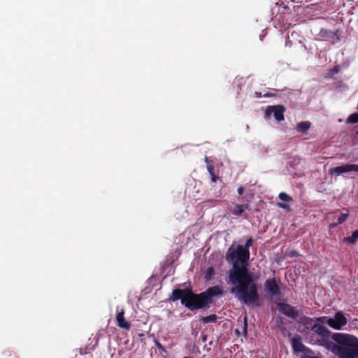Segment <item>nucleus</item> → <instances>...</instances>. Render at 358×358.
I'll list each match as a JSON object with an SVG mask.
<instances>
[{
	"label": "nucleus",
	"mask_w": 358,
	"mask_h": 358,
	"mask_svg": "<svg viewBox=\"0 0 358 358\" xmlns=\"http://www.w3.org/2000/svg\"><path fill=\"white\" fill-rule=\"evenodd\" d=\"M278 310L283 314L295 318L299 316V312L295 308L287 303H280L278 305Z\"/></svg>",
	"instance_id": "7"
},
{
	"label": "nucleus",
	"mask_w": 358,
	"mask_h": 358,
	"mask_svg": "<svg viewBox=\"0 0 358 358\" xmlns=\"http://www.w3.org/2000/svg\"><path fill=\"white\" fill-rule=\"evenodd\" d=\"M358 172V165L356 164H345L340 166H337L334 169V171L337 175L342 174L350 171Z\"/></svg>",
	"instance_id": "11"
},
{
	"label": "nucleus",
	"mask_w": 358,
	"mask_h": 358,
	"mask_svg": "<svg viewBox=\"0 0 358 358\" xmlns=\"http://www.w3.org/2000/svg\"><path fill=\"white\" fill-rule=\"evenodd\" d=\"M358 342V338H357ZM348 358H358V343L355 346H352Z\"/></svg>",
	"instance_id": "16"
},
{
	"label": "nucleus",
	"mask_w": 358,
	"mask_h": 358,
	"mask_svg": "<svg viewBox=\"0 0 358 358\" xmlns=\"http://www.w3.org/2000/svg\"><path fill=\"white\" fill-rule=\"evenodd\" d=\"M117 321L118 322V325L120 327L124 328L125 329H129V323L126 322L124 318V311H122L117 315Z\"/></svg>",
	"instance_id": "13"
},
{
	"label": "nucleus",
	"mask_w": 358,
	"mask_h": 358,
	"mask_svg": "<svg viewBox=\"0 0 358 358\" xmlns=\"http://www.w3.org/2000/svg\"><path fill=\"white\" fill-rule=\"evenodd\" d=\"M249 256L250 252L241 247L237 252L230 255V258L234 260L233 268L229 271V282L233 285L231 292L246 305L259 306L260 297L255 282L257 277L247 268Z\"/></svg>",
	"instance_id": "1"
},
{
	"label": "nucleus",
	"mask_w": 358,
	"mask_h": 358,
	"mask_svg": "<svg viewBox=\"0 0 358 358\" xmlns=\"http://www.w3.org/2000/svg\"><path fill=\"white\" fill-rule=\"evenodd\" d=\"M217 317L215 315H211L207 317H203L200 319V321L203 322V323H208V322H215L216 321Z\"/></svg>",
	"instance_id": "19"
},
{
	"label": "nucleus",
	"mask_w": 358,
	"mask_h": 358,
	"mask_svg": "<svg viewBox=\"0 0 358 358\" xmlns=\"http://www.w3.org/2000/svg\"><path fill=\"white\" fill-rule=\"evenodd\" d=\"M247 331V316L244 317L243 334H245Z\"/></svg>",
	"instance_id": "26"
},
{
	"label": "nucleus",
	"mask_w": 358,
	"mask_h": 358,
	"mask_svg": "<svg viewBox=\"0 0 358 358\" xmlns=\"http://www.w3.org/2000/svg\"><path fill=\"white\" fill-rule=\"evenodd\" d=\"M265 289L271 295H276L279 293V287L275 279H268L265 282Z\"/></svg>",
	"instance_id": "10"
},
{
	"label": "nucleus",
	"mask_w": 358,
	"mask_h": 358,
	"mask_svg": "<svg viewBox=\"0 0 358 358\" xmlns=\"http://www.w3.org/2000/svg\"><path fill=\"white\" fill-rule=\"evenodd\" d=\"M301 323L305 327V328L308 330H312L314 332L316 331L317 328H318L321 324L316 323V320L313 318L310 317H302L301 319Z\"/></svg>",
	"instance_id": "9"
},
{
	"label": "nucleus",
	"mask_w": 358,
	"mask_h": 358,
	"mask_svg": "<svg viewBox=\"0 0 358 358\" xmlns=\"http://www.w3.org/2000/svg\"><path fill=\"white\" fill-rule=\"evenodd\" d=\"M236 333H237V334H239L238 330H236Z\"/></svg>",
	"instance_id": "33"
},
{
	"label": "nucleus",
	"mask_w": 358,
	"mask_h": 358,
	"mask_svg": "<svg viewBox=\"0 0 358 358\" xmlns=\"http://www.w3.org/2000/svg\"><path fill=\"white\" fill-rule=\"evenodd\" d=\"M310 122L308 121L301 122L297 124L296 130L299 132L301 133H306V131L309 129L310 127Z\"/></svg>",
	"instance_id": "14"
},
{
	"label": "nucleus",
	"mask_w": 358,
	"mask_h": 358,
	"mask_svg": "<svg viewBox=\"0 0 358 358\" xmlns=\"http://www.w3.org/2000/svg\"><path fill=\"white\" fill-rule=\"evenodd\" d=\"M292 344L294 351L301 352L304 354H307L310 352V350L305 347L301 341L300 336H296L292 339Z\"/></svg>",
	"instance_id": "8"
},
{
	"label": "nucleus",
	"mask_w": 358,
	"mask_h": 358,
	"mask_svg": "<svg viewBox=\"0 0 358 358\" xmlns=\"http://www.w3.org/2000/svg\"><path fill=\"white\" fill-rule=\"evenodd\" d=\"M285 111V108L282 105H275V106H268L266 110V115L267 116L271 115L272 113L273 114V116L275 119L278 122H280L284 120V113Z\"/></svg>",
	"instance_id": "6"
},
{
	"label": "nucleus",
	"mask_w": 358,
	"mask_h": 358,
	"mask_svg": "<svg viewBox=\"0 0 358 358\" xmlns=\"http://www.w3.org/2000/svg\"><path fill=\"white\" fill-rule=\"evenodd\" d=\"M348 215H349L348 213H342L338 219V224H342L343 222H344L346 220V219L348 218Z\"/></svg>",
	"instance_id": "21"
},
{
	"label": "nucleus",
	"mask_w": 358,
	"mask_h": 358,
	"mask_svg": "<svg viewBox=\"0 0 358 358\" xmlns=\"http://www.w3.org/2000/svg\"><path fill=\"white\" fill-rule=\"evenodd\" d=\"M336 225H337V224H331L330 225V227H331V228H333V227H335Z\"/></svg>",
	"instance_id": "29"
},
{
	"label": "nucleus",
	"mask_w": 358,
	"mask_h": 358,
	"mask_svg": "<svg viewBox=\"0 0 358 358\" xmlns=\"http://www.w3.org/2000/svg\"><path fill=\"white\" fill-rule=\"evenodd\" d=\"M317 35L321 40L329 41L332 44H334L340 41L338 30L336 31H333L327 29H321Z\"/></svg>",
	"instance_id": "5"
},
{
	"label": "nucleus",
	"mask_w": 358,
	"mask_h": 358,
	"mask_svg": "<svg viewBox=\"0 0 358 358\" xmlns=\"http://www.w3.org/2000/svg\"><path fill=\"white\" fill-rule=\"evenodd\" d=\"M316 334L315 344L324 347L339 358H348L352 346L358 343L353 335L331 332L325 327L320 325L314 332Z\"/></svg>",
	"instance_id": "2"
},
{
	"label": "nucleus",
	"mask_w": 358,
	"mask_h": 358,
	"mask_svg": "<svg viewBox=\"0 0 358 358\" xmlns=\"http://www.w3.org/2000/svg\"><path fill=\"white\" fill-rule=\"evenodd\" d=\"M279 198L282 201H292V197L289 196V195H287L286 193H284V192H281L279 194Z\"/></svg>",
	"instance_id": "20"
},
{
	"label": "nucleus",
	"mask_w": 358,
	"mask_h": 358,
	"mask_svg": "<svg viewBox=\"0 0 358 358\" xmlns=\"http://www.w3.org/2000/svg\"><path fill=\"white\" fill-rule=\"evenodd\" d=\"M243 187H239L238 189V192L239 194H242L243 192Z\"/></svg>",
	"instance_id": "27"
},
{
	"label": "nucleus",
	"mask_w": 358,
	"mask_h": 358,
	"mask_svg": "<svg viewBox=\"0 0 358 358\" xmlns=\"http://www.w3.org/2000/svg\"><path fill=\"white\" fill-rule=\"evenodd\" d=\"M206 163H208V164L209 163V162H208V158H206Z\"/></svg>",
	"instance_id": "32"
},
{
	"label": "nucleus",
	"mask_w": 358,
	"mask_h": 358,
	"mask_svg": "<svg viewBox=\"0 0 358 358\" xmlns=\"http://www.w3.org/2000/svg\"><path fill=\"white\" fill-rule=\"evenodd\" d=\"M213 271H214V270L213 268H211V267L208 268L207 270V272H206V278L210 279L211 275L213 274Z\"/></svg>",
	"instance_id": "23"
},
{
	"label": "nucleus",
	"mask_w": 358,
	"mask_h": 358,
	"mask_svg": "<svg viewBox=\"0 0 358 358\" xmlns=\"http://www.w3.org/2000/svg\"><path fill=\"white\" fill-rule=\"evenodd\" d=\"M248 207V205H236L234 208L233 213L236 215H241L245 210V208Z\"/></svg>",
	"instance_id": "17"
},
{
	"label": "nucleus",
	"mask_w": 358,
	"mask_h": 358,
	"mask_svg": "<svg viewBox=\"0 0 358 358\" xmlns=\"http://www.w3.org/2000/svg\"><path fill=\"white\" fill-rule=\"evenodd\" d=\"M329 318V317H320L315 319V320H316V323L317 322H322V323H327V320H328Z\"/></svg>",
	"instance_id": "25"
},
{
	"label": "nucleus",
	"mask_w": 358,
	"mask_h": 358,
	"mask_svg": "<svg viewBox=\"0 0 358 358\" xmlns=\"http://www.w3.org/2000/svg\"><path fill=\"white\" fill-rule=\"evenodd\" d=\"M307 358H318L317 357H308Z\"/></svg>",
	"instance_id": "31"
},
{
	"label": "nucleus",
	"mask_w": 358,
	"mask_h": 358,
	"mask_svg": "<svg viewBox=\"0 0 358 358\" xmlns=\"http://www.w3.org/2000/svg\"><path fill=\"white\" fill-rule=\"evenodd\" d=\"M358 238V230L353 232L352 235L344 238V241L349 244H354Z\"/></svg>",
	"instance_id": "15"
},
{
	"label": "nucleus",
	"mask_w": 358,
	"mask_h": 358,
	"mask_svg": "<svg viewBox=\"0 0 358 358\" xmlns=\"http://www.w3.org/2000/svg\"><path fill=\"white\" fill-rule=\"evenodd\" d=\"M277 205L281 208H283V209H286L288 211L290 210V206L287 204H285V203H278Z\"/></svg>",
	"instance_id": "24"
},
{
	"label": "nucleus",
	"mask_w": 358,
	"mask_h": 358,
	"mask_svg": "<svg viewBox=\"0 0 358 358\" xmlns=\"http://www.w3.org/2000/svg\"><path fill=\"white\" fill-rule=\"evenodd\" d=\"M357 134H358V131H357Z\"/></svg>",
	"instance_id": "34"
},
{
	"label": "nucleus",
	"mask_w": 358,
	"mask_h": 358,
	"mask_svg": "<svg viewBox=\"0 0 358 358\" xmlns=\"http://www.w3.org/2000/svg\"><path fill=\"white\" fill-rule=\"evenodd\" d=\"M348 124H356L358 122V112L351 114L346 120Z\"/></svg>",
	"instance_id": "18"
},
{
	"label": "nucleus",
	"mask_w": 358,
	"mask_h": 358,
	"mask_svg": "<svg viewBox=\"0 0 358 358\" xmlns=\"http://www.w3.org/2000/svg\"><path fill=\"white\" fill-rule=\"evenodd\" d=\"M208 170L210 174L211 175L212 180L213 182H215L217 178H216V176H215V174L213 173V166L208 164Z\"/></svg>",
	"instance_id": "22"
},
{
	"label": "nucleus",
	"mask_w": 358,
	"mask_h": 358,
	"mask_svg": "<svg viewBox=\"0 0 358 358\" xmlns=\"http://www.w3.org/2000/svg\"><path fill=\"white\" fill-rule=\"evenodd\" d=\"M222 294V290L219 287L209 288L206 292L201 294H195L189 289H174L172 295L169 298L170 301L181 300V303L191 310L199 309L204 307L210 302V297Z\"/></svg>",
	"instance_id": "3"
},
{
	"label": "nucleus",
	"mask_w": 358,
	"mask_h": 358,
	"mask_svg": "<svg viewBox=\"0 0 358 358\" xmlns=\"http://www.w3.org/2000/svg\"><path fill=\"white\" fill-rule=\"evenodd\" d=\"M348 323V319L345 317L344 314L341 312H337L334 317H329L327 320V324L331 328L340 330L342 327L346 325Z\"/></svg>",
	"instance_id": "4"
},
{
	"label": "nucleus",
	"mask_w": 358,
	"mask_h": 358,
	"mask_svg": "<svg viewBox=\"0 0 358 358\" xmlns=\"http://www.w3.org/2000/svg\"><path fill=\"white\" fill-rule=\"evenodd\" d=\"M157 345L159 348V349H160L162 350H164V348L162 347V345L160 343H157Z\"/></svg>",
	"instance_id": "28"
},
{
	"label": "nucleus",
	"mask_w": 358,
	"mask_h": 358,
	"mask_svg": "<svg viewBox=\"0 0 358 358\" xmlns=\"http://www.w3.org/2000/svg\"><path fill=\"white\" fill-rule=\"evenodd\" d=\"M296 254V252H292V253L291 254V255H292V256H294Z\"/></svg>",
	"instance_id": "30"
},
{
	"label": "nucleus",
	"mask_w": 358,
	"mask_h": 358,
	"mask_svg": "<svg viewBox=\"0 0 358 358\" xmlns=\"http://www.w3.org/2000/svg\"><path fill=\"white\" fill-rule=\"evenodd\" d=\"M252 239L250 238L247 241L245 248H243L242 245H237L236 249L234 248H230L229 249L227 255V259L228 261L232 262L234 263V260H232L229 257L230 255H231L234 252H237L239 250V247H241L243 250H248L249 252L248 248H249V247H250L252 245Z\"/></svg>",
	"instance_id": "12"
}]
</instances>
